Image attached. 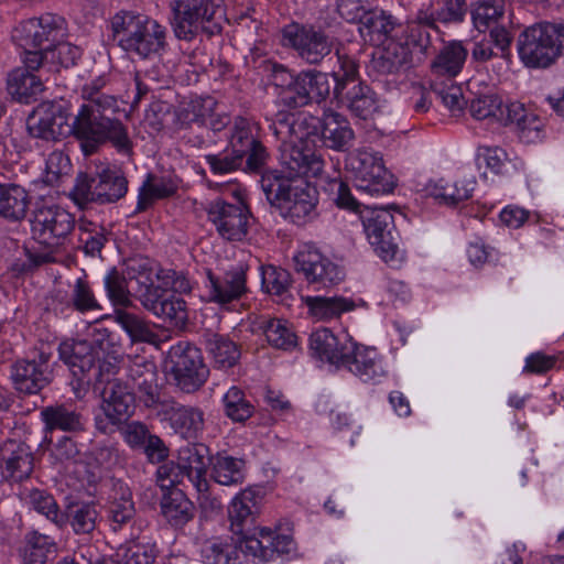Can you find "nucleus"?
<instances>
[{
    "mask_svg": "<svg viewBox=\"0 0 564 564\" xmlns=\"http://www.w3.org/2000/svg\"><path fill=\"white\" fill-rule=\"evenodd\" d=\"M32 238L46 247L44 252L25 249L26 260L15 263L14 270L20 273L32 272L39 267L55 262L54 252L65 243L75 229V216L56 204H37L32 210Z\"/></svg>",
    "mask_w": 564,
    "mask_h": 564,
    "instance_id": "f03ea898",
    "label": "nucleus"
},
{
    "mask_svg": "<svg viewBox=\"0 0 564 564\" xmlns=\"http://www.w3.org/2000/svg\"><path fill=\"white\" fill-rule=\"evenodd\" d=\"M262 288L271 294H283L291 284L289 271L273 265L261 268Z\"/></svg>",
    "mask_w": 564,
    "mask_h": 564,
    "instance_id": "680f3d73",
    "label": "nucleus"
},
{
    "mask_svg": "<svg viewBox=\"0 0 564 564\" xmlns=\"http://www.w3.org/2000/svg\"><path fill=\"white\" fill-rule=\"evenodd\" d=\"M306 305L311 314L319 319L336 318L355 308L354 301L343 296H308Z\"/></svg>",
    "mask_w": 564,
    "mask_h": 564,
    "instance_id": "49530a36",
    "label": "nucleus"
},
{
    "mask_svg": "<svg viewBox=\"0 0 564 564\" xmlns=\"http://www.w3.org/2000/svg\"><path fill=\"white\" fill-rule=\"evenodd\" d=\"M205 159L210 171L216 175L232 173L241 169L243 162H246L239 154L234 153L230 148H227L218 154H208Z\"/></svg>",
    "mask_w": 564,
    "mask_h": 564,
    "instance_id": "052dcab7",
    "label": "nucleus"
},
{
    "mask_svg": "<svg viewBox=\"0 0 564 564\" xmlns=\"http://www.w3.org/2000/svg\"><path fill=\"white\" fill-rule=\"evenodd\" d=\"M176 191L177 185L172 178L158 177L153 174H148L139 189L135 213L145 212L155 199L171 197L176 193Z\"/></svg>",
    "mask_w": 564,
    "mask_h": 564,
    "instance_id": "ea45409f",
    "label": "nucleus"
},
{
    "mask_svg": "<svg viewBox=\"0 0 564 564\" xmlns=\"http://www.w3.org/2000/svg\"><path fill=\"white\" fill-rule=\"evenodd\" d=\"M280 154L284 172L276 170L262 174L261 188L267 200L281 217L296 226H304L318 216V191L301 177H316L324 167L321 154L282 143Z\"/></svg>",
    "mask_w": 564,
    "mask_h": 564,
    "instance_id": "f257e3e1",
    "label": "nucleus"
},
{
    "mask_svg": "<svg viewBox=\"0 0 564 564\" xmlns=\"http://www.w3.org/2000/svg\"><path fill=\"white\" fill-rule=\"evenodd\" d=\"M467 54L462 42L453 41L444 45L432 62L433 73L448 78L456 77L464 66Z\"/></svg>",
    "mask_w": 564,
    "mask_h": 564,
    "instance_id": "58836bf2",
    "label": "nucleus"
},
{
    "mask_svg": "<svg viewBox=\"0 0 564 564\" xmlns=\"http://www.w3.org/2000/svg\"><path fill=\"white\" fill-rule=\"evenodd\" d=\"M65 35V20L53 13L24 20L12 31L13 41L24 50L51 51Z\"/></svg>",
    "mask_w": 564,
    "mask_h": 564,
    "instance_id": "9b49d317",
    "label": "nucleus"
},
{
    "mask_svg": "<svg viewBox=\"0 0 564 564\" xmlns=\"http://www.w3.org/2000/svg\"><path fill=\"white\" fill-rule=\"evenodd\" d=\"M105 289L107 295L113 305L128 306L133 296L132 284L124 276L122 272H119L116 268L111 269L104 279Z\"/></svg>",
    "mask_w": 564,
    "mask_h": 564,
    "instance_id": "864d4df0",
    "label": "nucleus"
},
{
    "mask_svg": "<svg viewBox=\"0 0 564 564\" xmlns=\"http://www.w3.org/2000/svg\"><path fill=\"white\" fill-rule=\"evenodd\" d=\"M313 124H307L305 135L299 137V143L293 140H283V143H292L294 147L311 148L318 141L322 147L337 152H347L352 148L355 132L348 119L336 111H326L322 119H312Z\"/></svg>",
    "mask_w": 564,
    "mask_h": 564,
    "instance_id": "6e6552de",
    "label": "nucleus"
},
{
    "mask_svg": "<svg viewBox=\"0 0 564 564\" xmlns=\"http://www.w3.org/2000/svg\"><path fill=\"white\" fill-rule=\"evenodd\" d=\"M360 218L369 242L379 257L386 262L394 260L399 251V234L390 210L366 206Z\"/></svg>",
    "mask_w": 564,
    "mask_h": 564,
    "instance_id": "f8f14e48",
    "label": "nucleus"
},
{
    "mask_svg": "<svg viewBox=\"0 0 564 564\" xmlns=\"http://www.w3.org/2000/svg\"><path fill=\"white\" fill-rule=\"evenodd\" d=\"M347 355V357H344L340 366L347 367L361 380L370 381L383 375V370L378 364V354L375 348L365 347L354 341V350Z\"/></svg>",
    "mask_w": 564,
    "mask_h": 564,
    "instance_id": "72a5a7b5",
    "label": "nucleus"
},
{
    "mask_svg": "<svg viewBox=\"0 0 564 564\" xmlns=\"http://www.w3.org/2000/svg\"><path fill=\"white\" fill-rule=\"evenodd\" d=\"M283 40L308 64H319L333 50V39L323 29L310 23L285 26Z\"/></svg>",
    "mask_w": 564,
    "mask_h": 564,
    "instance_id": "ddd939ff",
    "label": "nucleus"
},
{
    "mask_svg": "<svg viewBox=\"0 0 564 564\" xmlns=\"http://www.w3.org/2000/svg\"><path fill=\"white\" fill-rule=\"evenodd\" d=\"M371 65L373 70L382 75L405 72L412 67V51L391 40L373 55Z\"/></svg>",
    "mask_w": 564,
    "mask_h": 564,
    "instance_id": "7c9ffc66",
    "label": "nucleus"
},
{
    "mask_svg": "<svg viewBox=\"0 0 564 564\" xmlns=\"http://www.w3.org/2000/svg\"><path fill=\"white\" fill-rule=\"evenodd\" d=\"M213 457H209V448L203 443H188L178 451V469L187 477L196 490H205L208 487L206 471Z\"/></svg>",
    "mask_w": 564,
    "mask_h": 564,
    "instance_id": "a878e982",
    "label": "nucleus"
},
{
    "mask_svg": "<svg viewBox=\"0 0 564 564\" xmlns=\"http://www.w3.org/2000/svg\"><path fill=\"white\" fill-rule=\"evenodd\" d=\"M328 191L332 195L333 202L337 207L359 213L360 215L364 213V210H360V207L364 206V203H361L360 197L352 194L348 183L344 182L343 180H332L328 183Z\"/></svg>",
    "mask_w": 564,
    "mask_h": 564,
    "instance_id": "13d9d810",
    "label": "nucleus"
},
{
    "mask_svg": "<svg viewBox=\"0 0 564 564\" xmlns=\"http://www.w3.org/2000/svg\"><path fill=\"white\" fill-rule=\"evenodd\" d=\"M295 549L296 543L291 535L278 534L267 528H261L258 536H247L240 544L242 553L250 554L263 562L271 561L275 554H290Z\"/></svg>",
    "mask_w": 564,
    "mask_h": 564,
    "instance_id": "b1692460",
    "label": "nucleus"
},
{
    "mask_svg": "<svg viewBox=\"0 0 564 564\" xmlns=\"http://www.w3.org/2000/svg\"><path fill=\"white\" fill-rule=\"evenodd\" d=\"M359 23L362 26L360 30H367L370 41L377 43H383L384 40L392 37V33L398 26L393 17L381 10H368Z\"/></svg>",
    "mask_w": 564,
    "mask_h": 564,
    "instance_id": "de8ad7c7",
    "label": "nucleus"
},
{
    "mask_svg": "<svg viewBox=\"0 0 564 564\" xmlns=\"http://www.w3.org/2000/svg\"><path fill=\"white\" fill-rule=\"evenodd\" d=\"M261 497L252 488L242 490L237 495L228 508L230 529L235 535H238L239 545L256 528L257 516L259 514V502Z\"/></svg>",
    "mask_w": 564,
    "mask_h": 564,
    "instance_id": "4be33fe9",
    "label": "nucleus"
},
{
    "mask_svg": "<svg viewBox=\"0 0 564 564\" xmlns=\"http://www.w3.org/2000/svg\"><path fill=\"white\" fill-rule=\"evenodd\" d=\"M33 454L28 444L7 440L0 445L1 474L7 480L19 482L33 471Z\"/></svg>",
    "mask_w": 564,
    "mask_h": 564,
    "instance_id": "5701e85b",
    "label": "nucleus"
},
{
    "mask_svg": "<svg viewBox=\"0 0 564 564\" xmlns=\"http://www.w3.org/2000/svg\"><path fill=\"white\" fill-rule=\"evenodd\" d=\"M144 308L173 326H183L188 318L186 302L167 290L158 289L141 302Z\"/></svg>",
    "mask_w": 564,
    "mask_h": 564,
    "instance_id": "c85d7f7f",
    "label": "nucleus"
},
{
    "mask_svg": "<svg viewBox=\"0 0 564 564\" xmlns=\"http://www.w3.org/2000/svg\"><path fill=\"white\" fill-rule=\"evenodd\" d=\"M336 56L339 64L338 72L333 73V78L335 80L334 87H339L341 84L347 83H357L359 79V65L357 61L349 56L346 53H341L339 50H336Z\"/></svg>",
    "mask_w": 564,
    "mask_h": 564,
    "instance_id": "69168bd1",
    "label": "nucleus"
},
{
    "mask_svg": "<svg viewBox=\"0 0 564 564\" xmlns=\"http://www.w3.org/2000/svg\"><path fill=\"white\" fill-rule=\"evenodd\" d=\"M213 479L223 486L240 485L245 481V460L217 454L212 459Z\"/></svg>",
    "mask_w": 564,
    "mask_h": 564,
    "instance_id": "c03bdc74",
    "label": "nucleus"
},
{
    "mask_svg": "<svg viewBox=\"0 0 564 564\" xmlns=\"http://www.w3.org/2000/svg\"><path fill=\"white\" fill-rule=\"evenodd\" d=\"M203 338L206 350L219 367L231 368L237 364L240 358V350L228 337L206 332Z\"/></svg>",
    "mask_w": 564,
    "mask_h": 564,
    "instance_id": "a19ab883",
    "label": "nucleus"
},
{
    "mask_svg": "<svg viewBox=\"0 0 564 564\" xmlns=\"http://www.w3.org/2000/svg\"><path fill=\"white\" fill-rule=\"evenodd\" d=\"M426 191L430 196L447 206H456L471 197V191L466 186H458L457 182L449 183L441 180L438 183L429 184Z\"/></svg>",
    "mask_w": 564,
    "mask_h": 564,
    "instance_id": "5fc2aeb1",
    "label": "nucleus"
},
{
    "mask_svg": "<svg viewBox=\"0 0 564 564\" xmlns=\"http://www.w3.org/2000/svg\"><path fill=\"white\" fill-rule=\"evenodd\" d=\"M165 415L175 433L184 438H196L204 427V413L198 408L174 404Z\"/></svg>",
    "mask_w": 564,
    "mask_h": 564,
    "instance_id": "e433bc0d",
    "label": "nucleus"
},
{
    "mask_svg": "<svg viewBox=\"0 0 564 564\" xmlns=\"http://www.w3.org/2000/svg\"><path fill=\"white\" fill-rule=\"evenodd\" d=\"M113 317L132 343L155 344L158 341V334L143 317L123 308H117Z\"/></svg>",
    "mask_w": 564,
    "mask_h": 564,
    "instance_id": "37998d69",
    "label": "nucleus"
},
{
    "mask_svg": "<svg viewBox=\"0 0 564 564\" xmlns=\"http://www.w3.org/2000/svg\"><path fill=\"white\" fill-rule=\"evenodd\" d=\"M257 130L249 119L236 117L228 145L234 153L246 159V167L251 172H260L269 158L267 149L257 138Z\"/></svg>",
    "mask_w": 564,
    "mask_h": 564,
    "instance_id": "f3484780",
    "label": "nucleus"
},
{
    "mask_svg": "<svg viewBox=\"0 0 564 564\" xmlns=\"http://www.w3.org/2000/svg\"><path fill=\"white\" fill-rule=\"evenodd\" d=\"M45 435H54L61 430L65 433L78 434L86 431L84 415L69 404H55L45 406L41 411Z\"/></svg>",
    "mask_w": 564,
    "mask_h": 564,
    "instance_id": "c756f323",
    "label": "nucleus"
},
{
    "mask_svg": "<svg viewBox=\"0 0 564 564\" xmlns=\"http://www.w3.org/2000/svg\"><path fill=\"white\" fill-rule=\"evenodd\" d=\"M135 513L134 502H108L107 518L113 531L132 527Z\"/></svg>",
    "mask_w": 564,
    "mask_h": 564,
    "instance_id": "e2e57ef3",
    "label": "nucleus"
},
{
    "mask_svg": "<svg viewBox=\"0 0 564 564\" xmlns=\"http://www.w3.org/2000/svg\"><path fill=\"white\" fill-rule=\"evenodd\" d=\"M72 304L74 308L79 312H87L101 308L88 282L84 279H78L74 285L72 294Z\"/></svg>",
    "mask_w": 564,
    "mask_h": 564,
    "instance_id": "774afa93",
    "label": "nucleus"
},
{
    "mask_svg": "<svg viewBox=\"0 0 564 564\" xmlns=\"http://www.w3.org/2000/svg\"><path fill=\"white\" fill-rule=\"evenodd\" d=\"M100 349L87 340H66L58 346L59 359L68 367L79 386L96 388V364Z\"/></svg>",
    "mask_w": 564,
    "mask_h": 564,
    "instance_id": "2eb2a0df",
    "label": "nucleus"
},
{
    "mask_svg": "<svg viewBox=\"0 0 564 564\" xmlns=\"http://www.w3.org/2000/svg\"><path fill=\"white\" fill-rule=\"evenodd\" d=\"M294 268L308 283L324 288L338 284L344 279L343 270L315 249L300 251L294 257Z\"/></svg>",
    "mask_w": 564,
    "mask_h": 564,
    "instance_id": "aec40b11",
    "label": "nucleus"
},
{
    "mask_svg": "<svg viewBox=\"0 0 564 564\" xmlns=\"http://www.w3.org/2000/svg\"><path fill=\"white\" fill-rule=\"evenodd\" d=\"M28 502L57 527L62 528L65 525V517L52 495L44 490L32 489L28 494Z\"/></svg>",
    "mask_w": 564,
    "mask_h": 564,
    "instance_id": "4d7b16f0",
    "label": "nucleus"
},
{
    "mask_svg": "<svg viewBox=\"0 0 564 564\" xmlns=\"http://www.w3.org/2000/svg\"><path fill=\"white\" fill-rule=\"evenodd\" d=\"M268 343L278 349L290 350L297 345V336L289 326L288 321L269 318L260 324Z\"/></svg>",
    "mask_w": 564,
    "mask_h": 564,
    "instance_id": "09e8293b",
    "label": "nucleus"
},
{
    "mask_svg": "<svg viewBox=\"0 0 564 564\" xmlns=\"http://www.w3.org/2000/svg\"><path fill=\"white\" fill-rule=\"evenodd\" d=\"M72 127V135L80 142L85 155L96 153L106 142H110L119 153L132 154L133 143L127 127L120 120L99 113L93 107H82L74 117Z\"/></svg>",
    "mask_w": 564,
    "mask_h": 564,
    "instance_id": "7ed1b4c3",
    "label": "nucleus"
},
{
    "mask_svg": "<svg viewBox=\"0 0 564 564\" xmlns=\"http://www.w3.org/2000/svg\"><path fill=\"white\" fill-rule=\"evenodd\" d=\"M65 524L69 523L76 534H89L96 528L98 512L89 502H70L63 512Z\"/></svg>",
    "mask_w": 564,
    "mask_h": 564,
    "instance_id": "a18cd8bd",
    "label": "nucleus"
},
{
    "mask_svg": "<svg viewBox=\"0 0 564 564\" xmlns=\"http://www.w3.org/2000/svg\"><path fill=\"white\" fill-rule=\"evenodd\" d=\"M350 165L356 174V189L359 194H390L395 187L393 175L384 167L382 159L368 153H359Z\"/></svg>",
    "mask_w": 564,
    "mask_h": 564,
    "instance_id": "dca6fc26",
    "label": "nucleus"
},
{
    "mask_svg": "<svg viewBox=\"0 0 564 564\" xmlns=\"http://www.w3.org/2000/svg\"><path fill=\"white\" fill-rule=\"evenodd\" d=\"M127 192L128 180L123 172L116 167H104L94 174L79 173L69 196L84 209L89 204H113L123 198Z\"/></svg>",
    "mask_w": 564,
    "mask_h": 564,
    "instance_id": "0eeeda50",
    "label": "nucleus"
},
{
    "mask_svg": "<svg viewBox=\"0 0 564 564\" xmlns=\"http://www.w3.org/2000/svg\"><path fill=\"white\" fill-rule=\"evenodd\" d=\"M517 46L525 67L549 68L564 56V23L541 22L528 26L519 34Z\"/></svg>",
    "mask_w": 564,
    "mask_h": 564,
    "instance_id": "39448f33",
    "label": "nucleus"
},
{
    "mask_svg": "<svg viewBox=\"0 0 564 564\" xmlns=\"http://www.w3.org/2000/svg\"><path fill=\"white\" fill-rule=\"evenodd\" d=\"M44 90V84L41 76H37L28 69L17 68L12 70L8 78V91L18 101L29 104Z\"/></svg>",
    "mask_w": 564,
    "mask_h": 564,
    "instance_id": "4c0bfd02",
    "label": "nucleus"
},
{
    "mask_svg": "<svg viewBox=\"0 0 564 564\" xmlns=\"http://www.w3.org/2000/svg\"><path fill=\"white\" fill-rule=\"evenodd\" d=\"M135 397L127 382H108L101 390L102 409L113 412L127 422L134 413Z\"/></svg>",
    "mask_w": 564,
    "mask_h": 564,
    "instance_id": "2f4dec72",
    "label": "nucleus"
},
{
    "mask_svg": "<svg viewBox=\"0 0 564 564\" xmlns=\"http://www.w3.org/2000/svg\"><path fill=\"white\" fill-rule=\"evenodd\" d=\"M227 417L234 422H245L253 414L254 408L239 387H231L223 398Z\"/></svg>",
    "mask_w": 564,
    "mask_h": 564,
    "instance_id": "603ef678",
    "label": "nucleus"
},
{
    "mask_svg": "<svg viewBox=\"0 0 564 564\" xmlns=\"http://www.w3.org/2000/svg\"><path fill=\"white\" fill-rule=\"evenodd\" d=\"M112 40L128 53L147 58L165 46L166 31L158 21L133 11H120L110 20Z\"/></svg>",
    "mask_w": 564,
    "mask_h": 564,
    "instance_id": "20e7f679",
    "label": "nucleus"
},
{
    "mask_svg": "<svg viewBox=\"0 0 564 564\" xmlns=\"http://www.w3.org/2000/svg\"><path fill=\"white\" fill-rule=\"evenodd\" d=\"M170 24L176 39L192 41L199 34L208 37L223 30V11L214 0H170Z\"/></svg>",
    "mask_w": 564,
    "mask_h": 564,
    "instance_id": "423d86ee",
    "label": "nucleus"
},
{
    "mask_svg": "<svg viewBox=\"0 0 564 564\" xmlns=\"http://www.w3.org/2000/svg\"><path fill=\"white\" fill-rule=\"evenodd\" d=\"M402 44L406 45L410 51H412V54L417 52L422 55H426L432 47L431 31L420 24H409L405 42Z\"/></svg>",
    "mask_w": 564,
    "mask_h": 564,
    "instance_id": "338daca9",
    "label": "nucleus"
},
{
    "mask_svg": "<svg viewBox=\"0 0 564 564\" xmlns=\"http://www.w3.org/2000/svg\"><path fill=\"white\" fill-rule=\"evenodd\" d=\"M264 72L268 73L270 83L282 89L279 93V98L281 104L284 105V98L289 96L288 94H291L295 87L296 75H293L283 65L273 62H267L264 64Z\"/></svg>",
    "mask_w": 564,
    "mask_h": 564,
    "instance_id": "bf43d9fd",
    "label": "nucleus"
},
{
    "mask_svg": "<svg viewBox=\"0 0 564 564\" xmlns=\"http://www.w3.org/2000/svg\"><path fill=\"white\" fill-rule=\"evenodd\" d=\"M74 117L67 101H43L29 115L26 128L34 138L56 141L72 135Z\"/></svg>",
    "mask_w": 564,
    "mask_h": 564,
    "instance_id": "9d476101",
    "label": "nucleus"
},
{
    "mask_svg": "<svg viewBox=\"0 0 564 564\" xmlns=\"http://www.w3.org/2000/svg\"><path fill=\"white\" fill-rule=\"evenodd\" d=\"M161 512L170 525L181 529L194 519V503L180 489H173L163 496Z\"/></svg>",
    "mask_w": 564,
    "mask_h": 564,
    "instance_id": "c9c22d12",
    "label": "nucleus"
},
{
    "mask_svg": "<svg viewBox=\"0 0 564 564\" xmlns=\"http://www.w3.org/2000/svg\"><path fill=\"white\" fill-rule=\"evenodd\" d=\"M56 552V543L51 536L33 531L25 535L22 560L24 564H45Z\"/></svg>",
    "mask_w": 564,
    "mask_h": 564,
    "instance_id": "79ce46f5",
    "label": "nucleus"
},
{
    "mask_svg": "<svg viewBox=\"0 0 564 564\" xmlns=\"http://www.w3.org/2000/svg\"><path fill=\"white\" fill-rule=\"evenodd\" d=\"M165 367L175 384L186 393L199 390L209 376L200 349L188 341L170 348Z\"/></svg>",
    "mask_w": 564,
    "mask_h": 564,
    "instance_id": "1a4fd4ad",
    "label": "nucleus"
},
{
    "mask_svg": "<svg viewBox=\"0 0 564 564\" xmlns=\"http://www.w3.org/2000/svg\"><path fill=\"white\" fill-rule=\"evenodd\" d=\"M44 442L47 444L51 456L57 464L77 463L80 459L82 451L79 445L70 435L65 434L59 437L45 435Z\"/></svg>",
    "mask_w": 564,
    "mask_h": 564,
    "instance_id": "3c124183",
    "label": "nucleus"
},
{
    "mask_svg": "<svg viewBox=\"0 0 564 564\" xmlns=\"http://www.w3.org/2000/svg\"><path fill=\"white\" fill-rule=\"evenodd\" d=\"M334 98L346 106L352 115L368 119L377 109L376 93L364 82L347 83L333 88Z\"/></svg>",
    "mask_w": 564,
    "mask_h": 564,
    "instance_id": "bb28decb",
    "label": "nucleus"
},
{
    "mask_svg": "<svg viewBox=\"0 0 564 564\" xmlns=\"http://www.w3.org/2000/svg\"><path fill=\"white\" fill-rule=\"evenodd\" d=\"M312 355L322 361L340 366L344 357L354 350V340L348 335H334L328 328H321L310 337Z\"/></svg>",
    "mask_w": 564,
    "mask_h": 564,
    "instance_id": "cd10ccee",
    "label": "nucleus"
},
{
    "mask_svg": "<svg viewBox=\"0 0 564 564\" xmlns=\"http://www.w3.org/2000/svg\"><path fill=\"white\" fill-rule=\"evenodd\" d=\"M52 355L41 351L34 358L18 359L11 365L14 389L23 394H36L53 381Z\"/></svg>",
    "mask_w": 564,
    "mask_h": 564,
    "instance_id": "4468645a",
    "label": "nucleus"
},
{
    "mask_svg": "<svg viewBox=\"0 0 564 564\" xmlns=\"http://www.w3.org/2000/svg\"><path fill=\"white\" fill-rule=\"evenodd\" d=\"M209 281L208 301L225 306L240 300L248 291L246 269L240 265L226 271L223 275L207 272Z\"/></svg>",
    "mask_w": 564,
    "mask_h": 564,
    "instance_id": "393cba45",
    "label": "nucleus"
},
{
    "mask_svg": "<svg viewBox=\"0 0 564 564\" xmlns=\"http://www.w3.org/2000/svg\"><path fill=\"white\" fill-rule=\"evenodd\" d=\"M208 217L219 235L229 241H240L248 232V209L223 200L212 203Z\"/></svg>",
    "mask_w": 564,
    "mask_h": 564,
    "instance_id": "412c9836",
    "label": "nucleus"
},
{
    "mask_svg": "<svg viewBox=\"0 0 564 564\" xmlns=\"http://www.w3.org/2000/svg\"><path fill=\"white\" fill-rule=\"evenodd\" d=\"M332 83L328 74L317 69L303 70L296 75L295 87L284 98V106L296 109L310 104H321L329 97Z\"/></svg>",
    "mask_w": 564,
    "mask_h": 564,
    "instance_id": "a211bd4d",
    "label": "nucleus"
},
{
    "mask_svg": "<svg viewBox=\"0 0 564 564\" xmlns=\"http://www.w3.org/2000/svg\"><path fill=\"white\" fill-rule=\"evenodd\" d=\"M470 13L475 28L480 32H485L503 17L505 1L477 0L471 4Z\"/></svg>",
    "mask_w": 564,
    "mask_h": 564,
    "instance_id": "8fccbe9b",
    "label": "nucleus"
},
{
    "mask_svg": "<svg viewBox=\"0 0 564 564\" xmlns=\"http://www.w3.org/2000/svg\"><path fill=\"white\" fill-rule=\"evenodd\" d=\"M501 99L495 95H482L474 98L469 105L471 116L477 120H497L501 107Z\"/></svg>",
    "mask_w": 564,
    "mask_h": 564,
    "instance_id": "0e129e2a",
    "label": "nucleus"
},
{
    "mask_svg": "<svg viewBox=\"0 0 564 564\" xmlns=\"http://www.w3.org/2000/svg\"><path fill=\"white\" fill-rule=\"evenodd\" d=\"M31 199L28 191L15 183H0V218L10 223L23 220Z\"/></svg>",
    "mask_w": 564,
    "mask_h": 564,
    "instance_id": "473e14b6",
    "label": "nucleus"
},
{
    "mask_svg": "<svg viewBox=\"0 0 564 564\" xmlns=\"http://www.w3.org/2000/svg\"><path fill=\"white\" fill-rule=\"evenodd\" d=\"M239 551L238 539L234 544L206 542L202 547V557L205 564H236Z\"/></svg>",
    "mask_w": 564,
    "mask_h": 564,
    "instance_id": "6e6d98bb",
    "label": "nucleus"
},
{
    "mask_svg": "<svg viewBox=\"0 0 564 564\" xmlns=\"http://www.w3.org/2000/svg\"><path fill=\"white\" fill-rule=\"evenodd\" d=\"M124 276L132 284L133 297L140 302L145 300L149 294L158 292L160 286L154 285L153 282V269L150 265L148 259L143 258H130L124 262V269L122 271Z\"/></svg>",
    "mask_w": 564,
    "mask_h": 564,
    "instance_id": "f704fd0d",
    "label": "nucleus"
},
{
    "mask_svg": "<svg viewBox=\"0 0 564 564\" xmlns=\"http://www.w3.org/2000/svg\"><path fill=\"white\" fill-rule=\"evenodd\" d=\"M128 379L139 400L147 406H156L160 402L161 388L158 382L156 365L145 356H128Z\"/></svg>",
    "mask_w": 564,
    "mask_h": 564,
    "instance_id": "6ab92c4d",
    "label": "nucleus"
}]
</instances>
